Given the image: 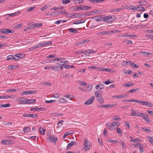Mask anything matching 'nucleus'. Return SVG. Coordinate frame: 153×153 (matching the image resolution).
<instances>
[{"mask_svg":"<svg viewBox=\"0 0 153 153\" xmlns=\"http://www.w3.org/2000/svg\"><path fill=\"white\" fill-rule=\"evenodd\" d=\"M116 19V17L114 16H109L105 17L104 18V21L107 22H109L114 20Z\"/></svg>","mask_w":153,"mask_h":153,"instance_id":"nucleus-1","label":"nucleus"},{"mask_svg":"<svg viewBox=\"0 0 153 153\" xmlns=\"http://www.w3.org/2000/svg\"><path fill=\"white\" fill-rule=\"evenodd\" d=\"M115 32V30H112L110 31H103L99 32L97 33L98 35H108L109 34H112L113 33Z\"/></svg>","mask_w":153,"mask_h":153,"instance_id":"nucleus-2","label":"nucleus"},{"mask_svg":"<svg viewBox=\"0 0 153 153\" xmlns=\"http://www.w3.org/2000/svg\"><path fill=\"white\" fill-rule=\"evenodd\" d=\"M0 31L1 33L3 34L13 33L14 32V31L13 30L4 28L1 30Z\"/></svg>","mask_w":153,"mask_h":153,"instance_id":"nucleus-3","label":"nucleus"},{"mask_svg":"<svg viewBox=\"0 0 153 153\" xmlns=\"http://www.w3.org/2000/svg\"><path fill=\"white\" fill-rule=\"evenodd\" d=\"M84 149L85 151L88 150L90 149V142L87 139H85L84 143Z\"/></svg>","mask_w":153,"mask_h":153,"instance_id":"nucleus-4","label":"nucleus"},{"mask_svg":"<svg viewBox=\"0 0 153 153\" xmlns=\"http://www.w3.org/2000/svg\"><path fill=\"white\" fill-rule=\"evenodd\" d=\"M48 141L50 142H55L56 143V141L57 140V137H54L52 136H49V137L47 138Z\"/></svg>","mask_w":153,"mask_h":153,"instance_id":"nucleus-5","label":"nucleus"},{"mask_svg":"<svg viewBox=\"0 0 153 153\" xmlns=\"http://www.w3.org/2000/svg\"><path fill=\"white\" fill-rule=\"evenodd\" d=\"M95 97L94 96H93L86 102H85L84 104L85 105H90L92 104L94 100Z\"/></svg>","mask_w":153,"mask_h":153,"instance_id":"nucleus-6","label":"nucleus"},{"mask_svg":"<svg viewBox=\"0 0 153 153\" xmlns=\"http://www.w3.org/2000/svg\"><path fill=\"white\" fill-rule=\"evenodd\" d=\"M36 91H25L22 92V94L28 95V94H33L35 93Z\"/></svg>","mask_w":153,"mask_h":153,"instance_id":"nucleus-7","label":"nucleus"},{"mask_svg":"<svg viewBox=\"0 0 153 153\" xmlns=\"http://www.w3.org/2000/svg\"><path fill=\"white\" fill-rule=\"evenodd\" d=\"M143 105H145L148 107H152L153 106V105L151 102L144 101L143 102Z\"/></svg>","mask_w":153,"mask_h":153,"instance_id":"nucleus-8","label":"nucleus"},{"mask_svg":"<svg viewBox=\"0 0 153 153\" xmlns=\"http://www.w3.org/2000/svg\"><path fill=\"white\" fill-rule=\"evenodd\" d=\"M96 52V51H93L92 50L88 49L87 50L85 51V53H84V54L88 56L90 54Z\"/></svg>","mask_w":153,"mask_h":153,"instance_id":"nucleus-9","label":"nucleus"},{"mask_svg":"<svg viewBox=\"0 0 153 153\" xmlns=\"http://www.w3.org/2000/svg\"><path fill=\"white\" fill-rule=\"evenodd\" d=\"M99 70L100 71H102L111 72V71L112 69L108 68H99Z\"/></svg>","mask_w":153,"mask_h":153,"instance_id":"nucleus-10","label":"nucleus"},{"mask_svg":"<svg viewBox=\"0 0 153 153\" xmlns=\"http://www.w3.org/2000/svg\"><path fill=\"white\" fill-rule=\"evenodd\" d=\"M76 142L75 141H72L68 144L67 147V149L68 150L70 149L72 146L76 145Z\"/></svg>","mask_w":153,"mask_h":153,"instance_id":"nucleus-11","label":"nucleus"},{"mask_svg":"<svg viewBox=\"0 0 153 153\" xmlns=\"http://www.w3.org/2000/svg\"><path fill=\"white\" fill-rule=\"evenodd\" d=\"M104 85L102 84H99L96 86L95 88L97 89L100 90L104 88Z\"/></svg>","mask_w":153,"mask_h":153,"instance_id":"nucleus-12","label":"nucleus"},{"mask_svg":"<svg viewBox=\"0 0 153 153\" xmlns=\"http://www.w3.org/2000/svg\"><path fill=\"white\" fill-rule=\"evenodd\" d=\"M14 56H16L17 58L22 59L25 57V55L24 54L17 53Z\"/></svg>","mask_w":153,"mask_h":153,"instance_id":"nucleus-13","label":"nucleus"},{"mask_svg":"<svg viewBox=\"0 0 153 153\" xmlns=\"http://www.w3.org/2000/svg\"><path fill=\"white\" fill-rule=\"evenodd\" d=\"M53 71H60V64L53 66Z\"/></svg>","mask_w":153,"mask_h":153,"instance_id":"nucleus-14","label":"nucleus"},{"mask_svg":"<svg viewBox=\"0 0 153 153\" xmlns=\"http://www.w3.org/2000/svg\"><path fill=\"white\" fill-rule=\"evenodd\" d=\"M140 53L141 55H145L146 56H147L148 55H151L152 53H151L149 52H146L143 51H140Z\"/></svg>","mask_w":153,"mask_h":153,"instance_id":"nucleus-15","label":"nucleus"},{"mask_svg":"<svg viewBox=\"0 0 153 153\" xmlns=\"http://www.w3.org/2000/svg\"><path fill=\"white\" fill-rule=\"evenodd\" d=\"M91 8V7H89L86 5H82L81 8V10H89Z\"/></svg>","mask_w":153,"mask_h":153,"instance_id":"nucleus-16","label":"nucleus"},{"mask_svg":"<svg viewBox=\"0 0 153 153\" xmlns=\"http://www.w3.org/2000/svg\"><path fill=\"white\" fill-rule=\"evenodd\" d=\"M60 70H62L63 69V68H64L65 69H68V67H69L68 65L65 64V63L62 64H60Z\"/></svg>","mask_w":153,"mask_h":153,"instance_id":"nucleus-17","label":"nucleus"},{"mask_svg":"<svg viewBox=\"0 0 153 153\" xmlns=\"http://www.w3.org/2000/svg\"><path fill=\"white\" fill-rule=\"evenodd\" d=\"M117 132L118 133L119 136H121L122 135V130L119 128L117 127L116 128Z\"/></svg>","mask_w":153,"mask_h":153,"instance_id":"nucleus-18","label":"nucleus"},{"mask_svg":"<svg viewBox=\"0 0 153 153\" xmlns=\"http://www.w3.org/2000/svg\"><path fill=\"white\" fill-rule=\"evenodd\" d=\"M137 36V35H129L127 34H125L124 35L122 36V37H135Z\"/></svg>","mask_w":153,"mask_h":153,"instance_id":"nucleus-19","label":"nucleus"},{"mask_svg":"<svg viewBox=\"0 0 153 153\" xmlns=\"http://www.w3.org/2000/svg\"><path fill=\"white\" fill-rule=\"evenodd\" d=\"M107 140L108 142H109L111 143H117L119 142L118 140H112L110 138L108 139Z\"/></svg>","mask_w":153,"mask_h":153,"instance_id":"nucleus-20","label":"nucleus"},{"mask_svg":"<svg viewBox=\"0 0 153 153\" xmlns=\"http://www.w3.org/2000/svg\"><path fill=\"white\" fill-rule=\"evenodd\" d=\"M131 63V62L130 61H123L122 63V65L123 66H125L127 65L128 64H130Z\"/></svg>","mask_w":153,"mask_h":153,"instance_id":"nucleus-21","label":"nucleus"},{"mask_svg":"<svg viewBox=\"0 0 153 153\" xmlns=\"http://www.w3.org/2000/svg\"><path fill=\"white\" fill-rule=\"evenodd\" d=\"M144 116H143V119L144 120H145L146 121V122L149 123V119L147 117L148 115L145 114Z\"/></svg>","mask_w":153,"mask_h":153,"instance_id":"nucleus-22","label":"nucleus"},{"mask_svg":"<svg viewBox=\"0 0 153 153\" xmlns=\"http://www.w3.org/2000/svg\"><path fill=\"white\" fill-rule=\"evenodd\" d=\"M69 31L73 33H78V31L74 28H71L69 29Z\"/></svg>","mask_w":153,"mask_h":153,"instance_id":"nucleus-23","label":"nucleus"},{"mask_svg":"<svg viewBox=\"0 0 153 153\" xmlns=\"http://www.w3.org/2000/svg\"><path fill=\"white\" fill-rule=\"evenodd\" d=\"M130 65L131 67L133 68H137L139 67L137 65L132 62L130 64Z\"/></svg>","mask_w":153,"mask_h":153,"instance_id":"nucleus-24","label":"nucleus"},{"mask_svg":"<svg viewBox=\"0 0 153 153\" xmlns=\"http://www.w3.org/2000/svg\"><path fill=\"white\" fill-rule=\"evenodd\" d=\"M39 131L40 133L42 135L45 134V129H44L42 127H40L39 128Z\"/></svg>","mask_w":153,"mask_h":153,"instance_id":"nucleus-25","label":"nucleus"},{"mask_svg":"<svg viewBox=\"0 0 153 153\" xmlns=\"http://www.w3.org/2000/svg\"><path fill=\"white\" fill-rule=\"evenodd\" d=\"M65 58L63 57L57 58H55L53 60V62L55 61H57L58 62H59L60 61H62L65 59Z\"/></svg>","mask_w":153,"mask_h":153,"instance_id":"nucleus-26","label":"nucleus"},{"mask_svg":"<svg viewBox=\"0 0 153 153\" xmlns=\"http://www.w3.org/2000/svg\"><path fill=\"white\" fill-rule=\"evenodd\" d=\"M98 101L100 103L102 104L104 102L103 97L101 96H100L99 97V98L98 99Z\"/></svg>","mask_w":153,"mask_h":153,"instance_id":"nucleus-27","label":"nucleus"},{"mask_svg":"<svg viewBox=\"0 0 153 153\" xmlns=\"http://www.w3.org/2000/svg\"><path fill=\"white\" fill-rule=\"evenodd\" d=\"M9 98H11V97L9 95H2L0 96V99H6Z\"/></svg>","mask_w":153,"mask_h":153,"instance_id":"nucleus-28","label":"nucleus"},{"mask_svg":"<svg viewBox=\"0 0 153 153\" xmlns=\"http://www.w3.org/2000/svg\"><path fill=\"white\" fill-rule=\"evenodd\" d=\"M126 95H120L119 96H114L112 97L113 98H122L126 97Z\"/></svg>","mask_w":153,"mask_h":153,"instance_id":"nucleus-29","label":"nucleus"},{"mask_svg":"<svg viewBox=\"0 0 153 153\" xmlns=\"http://www.w3.org/2000/svg\"><path fill=\"white\" fill-rule=\"evenodd\" d=\"M112 123L114 128L116 126H118L120 124V123L117 121H113Z\"/></svg>","mask_w":153,"mask_h":153,"instance_id":"nucleus-30","label":"nucleus"},{"mask_svg":"<svg viewBox=\"0 0 153 153\" xmlns=\"http://www.w3.org/2000/svg\"><path fill=\"white\" fill-rule=\"evenodd\" d=\"M43 108H39V107H35V108H32L30 109V111H37L38 110H40L41 111L42 110Z\"/></svg>","mask_w":153,"mask_h":153,"instance_id":"nucleus-31","label":"nucleus"},{"mask_svg":"<svg viewBox=\"0 0 153 153\" xmlns=\"http://www.w3.org/2000/svg\"><path fill=\"white\" fill-rule=\"evenodd\" d=\"M91 12L95 14H100L102 13V11L101 10H96L95 11H91Z\"/></svg>","mask_w":153,"mask_h":153,"instance_id":"nucleus-32","label":"nucleus"},{"mask_svg":"<svg viewBox=\"0 0 153 153\" xmlns=\"http://www.w3.org/2000/svg\"><path fill=\"white\" fill-rule=\"evenodd\" d=\"M27 101L28 104H30L35 102L36 101V100L35 99H31L28 100L27 99Z\"/></svg>","mask_w":153,"mask_h":153,"instance_id":"nucleus-33","label":"nucleus"},{"mask_svg":"<svg viewBox=\"0 0 153 153\" xmlns=\"http://www.w3.org/2000/svg\"><path fill=\"white\" fill-rule=\"evenodd\" d=\"M30 131V128L28 127H25L24 130L25 133H27Z\"/></svg>","mask_w":153,"mask_h":153,"instance_id":"nucleus-34","label":"nucleus"},{"mask_svg":"<svg viewBox=\"0 0 153 153\" xmlns=\"http://www.w3.org/2000/svg\"><path fill=\"white\" fill-rule=\"evenodd\" d=\"M59 102L61 103H63L67 102L66 100L64 98H60Z\"/></svg>","mask_w":153,"mask_h":153,"instance_id":"nucleus-35","label":"nucleus"},{"mask_svg":"<svg viewBox=\"0 0 153 153\" xmlns=\"http://www.w3.org/2000/svg\"><path fill=\"white\" fill-rule=\"evenodd\" d=\"M8 145H11L14 143V141L11 139H7Z\"/></svg>","mask_w":153,"mask_h":153,"instance_id":"nucleus-36","label":"nucleus"},{"mask_svg":"<svg viewBox=\"0 0 153 153\" xmlns=\"http://www.w3.org/2000/svg\"><path fill=\"white\" fill-rule=\"evenodd\" d=\"M14 55H9L7 57L6 60H9L10 59H13V57Z\"/></svg>","mask_w":153,"mask_h":153,"instance_id":"nucleus-37","label":"nucleus"},{"mask_svg":"<svg viewBox=\"0 0 153 153\" xmlns=\"http://www.w3.org/2000/svg\"><path fill=\"white\" fill-rule=\"evenodd\" d=\"M139 88H137L136 89H132V90L129 91H128V93H131L133 92L134 91H139Z\"/></svg>","mask_w":153,"mask_h":153,"instance_id":"nucleus-38","label":"nucleus"},{"mask_svg":"<svg viewBox=\"0 0 153 153\" xmlns=\"http://www.w3.org/2000/svg\"><path fill=\"white\" fill-rule=\"evenodd\" d=\"M134 85V84H133L131 82L127 83L125 85H123L124 86H125L126 87H128L131 86H133Z\"/></svg>","mask_w":153,"mask_h":153,"instance_id":"nucleus-39","label":"nucleus"},{"mask_svg":"<svg viewBox=\"0 0 153 153\" xmlns=\"http://www.w3.org/2000/svg\"><path fill=\"white\" fill-rule=\"evenodd\" d=\"M142 128L143 130L147 132H150L151 131L150 129L147 128L146 127H143Z\"/></svg>","mask_w":153,"mask_h":153,"instance_id":"nucleus-40","label":"nucleus"},{"mask_svg":"<svg viewBox=\"0 0 153 153\" xmlns=\"http://www.w3.org/2000/svg\"><path fill=\"white\" fill-rule=\"evenodd\" d=\"M123 42L127 44H132V41L130 40H124Z\"/></svg>","mask_w":153,"mask_h":153,"instance_id":"nucleus-41","label":"nucleus"},{"mask_svg":"<svg viewBox=\"0 0 153 153\" xmlns=\"http://www.w3.org/2000/svg\"><path fill=\"white\" fill-rule=\"evenodd\" d=\"M38 115L37 114H29L30 117H32L33 118H36L37 117Z\"/></svg>","mask_w":153,"mask_h":153,"instance_id":"nucleus-42","label":"nucleus"},{"mask_svg":"<svg viewBox=\"0 0 153 153\" xmlns=\"http://www.w3.org/2000/svg\"><path fill=\"white\" fill-rule=\"evenodd\" d=\"M10 106V105L9 103L6 104H1V107L2 108H6L9 107Z\"/></svg>","mask_w":153,"mask_h":153,"instance_id":"nucleus-43","label":"nucleus"},{"mask_svg":"<svg viewBox=\"0 0 153 153\" xmlns=\"http://www.w3.org/2000/svg\"><path fill=\"white\" fill-rule=\"evenodd\" d=\"M45 69H51L52 70H53V66H49L47 67H44Z\"/></svg>","mask_w":153,"mask_h":153,"instance_id":"nucleus-44","label":"nucleus"},{"mask_svg":"<svg viewBox=\"0 0 153 153\" xmlns=\"http://www.w3.org/2000/svg\"><path fill=\"white\" fill-rule=\"evenodd\" d=\"M102 92L101 91H97L95 92V95L96 97L98 98L100 96H99V92Z\"/></svg>","mask_w":153,"mask_h":153,"instance_id":"nucleus-45","label":"nucleus"},{"mask_svg":"<svg viewBox=\"0 0 153 153\" xmlns=\"http://www.w3.org/2000/svg\"><path fill=\"white\" fill-rule=\"evenodd\" d=\"M17 66L15 65H10L8 66V68L10 69H14L16 68Z\"/></svg>","mask_w":153,"mask_h":153,"instance_id":"nucleus-46","label":"nucleus"},{"mask_svg":"<svg viewBox=\"0 0 153 153\" xmlns=\"http://www.w3.org/2000/svg\"><path fill=\"white\" fill-rule=\"evenodd\" d=\"M48 7H49L48 5H45L43 7H42L41 9V10L42 11L44 10H45V9H46L48 8Z\"/></svg>","mask_w":153,"mask_h":153,"instance_id":"nucleus-47","label":"nucleus"},{"mask_svg":"<svg viewBox=\"0 0 153 153\" xmlns=\"http://www.w3.org/2000/svg\"><path fill=\"white\" fill-rule=\"evenodd\" d=\"M142 145L141 144L139 143H138L136 144H133V146L134 147H138L139 148L141 146H142Z\"/></svg>","mask_w":153,"mask_h":153,"instance_id":"nucleus-48","label":"nucleus"},{"mask_svg":"<svg viewBox=\"0 0 153 153\" xmlns=\"http://www.w3.org/2000/svg\"><path fill=\"white\" fill-rule=\"evenodd\" d=\"M7 141H8L7 140H2L1 141V142L3 144L5 145H8Z\"/></svg>","mask_w":153,"mask_h":153,"instance_id":"nucleus-49","label":"nucleus"},{"mask_svg":"<svg viewBox=\"0 0 153 153\" xmlns=\"http://www.w3.org/2000/svg\"><path fill=\"white\" fill-rule=\"evenodd\" d=\"M16 91V89H9L7 90L6 91V92H14Z\"/></svg>","mask_w":153,"mask_h":153,"instance_id":"nucleus-50","label":"nucleus"},{"mask_svg":"<svg viewBox=\"0 0 153 153\" xmlns=\"http://www.w3.org/2000/svg\"><path fill=\"white\" fill-rule=\"evenodd\" d=\"M70 1V0H62V3L63 4H66L69 3Z\"/></svg>","mask_w":153,"mask_h":153,"instance_id":"nucleus-51","label":"nucleus"},{"mask_svg":"<svg viewBox=\"0 0 153 153\" xmlns=\"http://www.w3.org/2000/svg\"><path fill=\"white\" fill-rule=\"evenodd\" d=\"M117 104L116 103L114 104H109L107 105V108H111L114 106H115Z\"/></svg>","mask_w":153,"mask_h":153,"instance_id":"nucleus-52","label":"nucleus"},{"mask_svg":"<svg viewBox=\"0 0 153 153\" xmlns=\"http://www.w3.org/2000/svg\"><path fill=\"white\" fill-rule=\"evenodd\" d=\"M140 5L141 6V5H145V4L146 3L145 1H140L139 2Z\"/></svg>","mask_w":153,"mask_h":153,"instance_id":"nucleus-53","label":"nucleus"},{"mask_svg":"<svg viewBox=\"0 0 153 153\" xmlns=\"http://www.w3.org/2000/svg\"><path fill=\"white\" fill-rule=\"evenodd\" d=\"M36 27H40L42 25V23H35Z\"/></svg>","mask_w":153,"mask_h":153,"instance_id":"nucleus-54","label":"nucleus"},{"mask_svg":"<svg viewBox=\"0 0 153 153\" xmlns=\"http://www.w3.org/2000/svg\"><path fill=\"white\" fill-rule=\"evenodd\" d=\"M64 97L68 98H70V100L72 98L73 96H70V94H67L66 95L64 96Z\"/></svg>","mask_w":153,"mask_h":153,"instance_id":"nucleus-55","label":"nucleus"},{"mask_svg":"<svg viewBox=\"0 0 153 153\" xmlns=\"http://www.w3.org/2000/svg\"><path fill=\"white\" fill-rule=\"evenodd\" d=\"M146 36L149 39L153 40V35L152 34H148L146 35Z\"/></svg>","mask_w":153,"mask_h":153,"instance_id":"nucleus-56","label":"nucleus"},{"mask_svg":"<svg viewBox=\"0 0 153 153\" xmlns=\"http://www.w3.org/2000/svg\"><path fill=\"white\" fill-rule=\"evenodd\" d=\"M71 134V133H69L68 131L66 132L64 134L63 137V139H65L66 138V136Z\"/></svg>","mask_w":153,"mask_h":153,"instance_id":"nucleus-57","label":"nucleus"},{"mask_svg":"<svg viewBox=\"0 0 153 153\" xmlns=\"http://www.w3.org/2000/svg\"><path fill=\"white\" fill-rule=\"evenodd\" d=\"M22 25H23L22 24H19L15 25V28H19L21 27L22 26Z\"/></svg>","mask_w":153,"mask_h":153,"instance_id":"nucleus-58","label":"nucleus"},{"mask_svg":"<svg viewBox=\"0 0 153 153\" xmlns=\"http://www.w3.org/2000/svg\"><path fill=\"white\" fill-rule=\"evenodd\" d=\"M136 112L134 110H131V115L132 116H135V115Z\"/></svg>","mask_w":153,"mask_h":153,"instance_id":"nucleus-59","label":"nucleus"},{"mask_svg":"<svg viewBox=\"0 0 153 153\" xmlns=\"http://www.w3.org/2000/svg\"><path fill=\"white\" fill-rule=\"evenodd\" d=\"M108 127L109 128H110L111 129V130H113L114 129V126L112 123L111 124H110V125L108 126Z\"/></svg>","mask_w":153,"mask_h":153,"instance_id":"nucleus-60","label":"nucleus"},{"mask_svg":"<svg viewBox=\"0 0 153 153\" xmlns=\"http://www.w3.org/2000/svg\"><path fill=\"white\" fill-rule=\"evenodd\" d=\"M92 88V86L91 85H89L87 86V89L88 91L91 90Z\"/></svg>","mask_w":153,"mask_h":153,"instance_id":"nucleus-61","label":"nucleus"},{"mask_svg":"<svg viewBox=\"0 0 153 153\" xmlns=\"http://www.w3.org/2000/svg\"><path fill=\"white\" fill-rule=\"evenodd\" d=\"M19 103L20 104H28L27 100H25V101L24 100V101H22V102H19Z\"/></svg>","mask_w":153,"mask_h":153,"instance_id":"nucleus-62","label":"nucleus"},{"mask_svg":"<svg viewBox=\"0 0 153 153\" xmlns=\"http://www.w3.org/2000/svg\"><path fill=\"white\" fill-rule=\"evenodd\" d=\"M35 25V23L30 25L29 27V29H30L36 28Z\"/></svg>","mask_w":153,"mask_h":153,"instance_id":"nucleus-63","label":"nucleus"},{"mask_svg":"<svg viewBox=\"0 0 153 153\" xmlns=\"http://www.w3.org/2000/svg\"><path fill=\"white\" fill-rule=\"evenodd\" d=\"M113 120H116L120 121L121 120L120 118L117 117V116H115L113 119Z\"/></svg>","mask_w":153,"mask_h":153,"instance_id":"nucleus-64","label":"nucleus"}]
</instances>
